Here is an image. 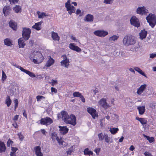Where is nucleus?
Returning a JSON list of instances; mask_svg holds the SVG:
<instances>
[{"mask_svg":"<svg viewBox=\"0 0 156 156\" xmlns=\"http://www.w3.org/2000/svg\"><path fill=\"white\" fill-rule=\"evenodd\" d=\"M14 103L15 104L14 110L16 111V109L18 107V101L17 99H16L14 101Z\"/></svg>","mask_w":156,"mask_h":156,"instance_id":"obj_46","label":"nucleus"},{"mask_svg":"<svg viewBox=\"0 0 156 156\" xmlns=\"http://www.w3.org/2000/svg\"><path fill=\"white\" fill-rule=\"evenodd\" d=\"M10 27L13 30H17V24L16 23L13 22L12 20H11L9 22Z\"/></svg>","mask_w":156,"mask_h":156,"instance_id":"obj_20","label":"nucleus"},{"mask_svg":"<svg viewBox=\"0 0 156 156\" xmlns=\"http://www.w3.org/2000/svg\"><path fill=\"white\" fill-rule=\"evenodd\" d=\"M136 12L137 13L141 15L146 14L148 13L147 10L146 9L145 7L144 6L138 8L137 9Z\"/></svg>","mask_w":156,"mask_h":156,"instance_id":"obj_12","label":"nucleus"},{"mask_svg":"<svg viewBox=\"0 0 156 156\" xmlns=\"http://www.w3.org/2000/svg\"><path fill=\"white\" fill-rule=\"evenodd\" d=\"M4 42L5 45L8 46H11L13 45L12 41L8 38H6L4 39Z\"/></svg>","mask_w":156,"mask_h":156,"instance_id":"obj_25","label":"nucleus"},{"mask_svg":"<svg viewBox=\"0 0 156 156\" xmlns=\"http://www.w3.org/2000/svg\"><path fill=\"white\" fill-rule=\"evenodd\" d=\"M51 138L52 139V141L54 142L55 139H57L58 136L57 134L55 132L52 133L50 136Z\"/></svg>","mask_w":156,"mask_h":156,"instance_id":"obj_38","label":"nucleus"},{"mask_svg":"<svg viewBox=\"0 0 156 156\" xmlns=\"http://www.w3.org/2000/svg\"><path fill=\"white\" fill-rule=\"evenodd\" d=\"M19 138V139L20 141H22L24 138L21 132L17 134Z\"/></svg>","mask_w":156,"mask_h":156,"instance_id":"obj_47","label":"nucleus"},{"mask_svg":"<svg viewBox=\"0 0 156 156\" xmlns=\"http://www.w3.org/2000/svg\"><path fill=\"white\" fill-rule=\"evenodd\" d=\"M51 37L53 40L54 41H59L60 39V37L58 34L54 31L51 32Z\"/></svg>","mask_w":156,"mask_h":156,"instance_id":"obj_24","label":"nucleus"},{"mask_svg":"<svg viewBox=\"0 0 156 156\" xmlns=\"http://www.w3.org/2000/svg\"><path fill=\"white\" fill-rule=\"evenodd\" d=\"M74 145L71 146L68 149V150L66 151L67 154L69 155H71L72 153L74 151Z\"/></svg>","mask_w":156,"mask_h":156,"instance_id":"obj_39","label":"nucleus"},{"mask_svg":"<svg viewBox=\"0 0 156 156\" xmlns=\"http://www.w3.org/2000/svg\"><path fill=\"white\" fill-rule=\"evenodd\" d=\"M131 24L132 25L138 27L140 26V23L138 19L136 16H133L130 20Z\"/></svg>","mask_w":156,"mask_h":156,"instance_id":"obj_11","label":"nucleus"},{"mask_svg":"<svg viewBox=\"0 0 156 156\" xmlns=\"http://www.w3.org/2000/svg\"><path fill=\"white\" fill-rule=\"evenodd\" d=\"M98 136L99 139L100 141H102L104 139V135H103L102 133L98 134Z\"/></svg>","mask_w":156,"mask_h":156,"instance_id":"obj_44","label":"nucleus"},{"mask_svg":"<svg viewBox=\"0 0 156 156\" xmlns=\"http://www.w3.org/2000/svg\"><path fill=\"white\" fill-rule=\"evenodd\" d=\"M135 148L134 147V146L133 145H132L130 146L129 148V149L130 150L132 151Z\"/></svg>","mask_w":156,"mask_h":156,"instance_id":"obj_64","label":"nucleus"},{"mask_svg":"<svg viewBox=\"0 0 156 156\" xmlns=\"http://www.w3.org/2000/svg\"><path fill=\"white\" fill-rule=\"evenodd\" d=\"M19 115H15L14 117L13 118V120L14 121H17L19 118Z\"/></svg>","mask_w":156,"mask_h":156,"instance_id":"obj_56","label":"nucleus"},{"mask_svg":"<svg viewBox=\"0 0 156 156\" xmlns=\"http://www.w3.org/2000/svg\"><path fill=\"white\" fill-rule=\"evenodd\" d=\"M57 81L56 80H55L53 79H52L51 81V85L53 86L54 85V84L57 83Z\"/></svg>","mask_w":156,"mask_h":156,"instance_id":"obj_57","label":"nucleus"},{"mask_svg":"<svg viewBox=\"0 0 156 156\" xmlns=\"http://www.w3.org/2000/svg\"><path fill=\"white\" fill-rule=\"evenodd\" d=\"M69 47L71 49L77 52H80L81 51V49L78 46L75 45L74 43H70L69 44Z\"/></svg>","mask_w":156,"mask_h":156,"instance_id":"obj_14","label":"nucleus"},{"mask_svg":"<svg viewBox=\"0 0 156 156\" xmlns=\"http://www.w3.org/2000/svg\"><path fill=\"white\" fill-rule=\"evenodd\" d=\"M55 62L54 60L50 56V58L48 60L46 64L47 67H50L53 65Z\"/></svg>","mask_w":156,"mask_h":156,"instance_id":"obj_33","label":"nucleus"},{"mask_svg":"<svg viewBox=\"0 0 156 156\" xmlns=\"http://www.w3.org/2000/svg\"><path fill=\"white\" fill-rule=\"evenodd\" d=\"M101 148H96L94 150V151L98 155L100 151Z\"/></svg>","mask_w":156,"mask_h":156,"instance_id":"obj_50","label":"nucleus"},{"mask_svg":"<svg viewBox=\"0 0 156 156\" xmlns=\"http://www.w3.org/2000/svg\"><path fill=\"white\" fill-rule=\"evenodd\" d=\"M65 122L67 124H69L75 126L76 124L75 116L73 115H70V116H69Z\"/></svg>","mask_w":156,"mask_h":156,"instance_id":"obj_4","label":"nucleus"},{"mask_svg":"<svg viewBox=\"0 0 156 156\" xmlns=\"http://www.w3.org/2000/svg\"><path fill=\"white\" fill-rule=\"evenodd\" d=\"M57 141L59 145H63V144L64 142V141L62 140V138L60 139L58 137H57Z\"/></svg>","mask_w":156,"mask_h":156,"instance_id":"obj_48","label":"nucleus"},{"mask_svg":"<svg viewBox=\"0 0 156 156\" xmlns=\"http://www.w3.org/2000/svg\"><path fill=\"white\" fill-rule=\"evenodd\" d=\"M65 6L67 10L68 11L69 14H71L73 13H74L75 12V8L70 4V0H68L66 3Z\"/></svg>","mask_w":156,"mask_h":156,"instance_id":"obj_5","label":"nucleus"},{"mask_svg":"<svg viewBox=\"0 0 156 156\" xmlns=\"http://www.w3.org/2000/svg\"><path fill=\"white\" fill-rule=\"evenodd\" d=\"M81 10H80L79 9H77L76 12V14L77 15H79L80 16H81L82 15L81 14Z\"/></svg>","mask_w":156,"mask_h":156,"instance_id":"obj_52","label":"nucleus"},{"mask_svg":"<svg viewBox=\"0 0 156 156\" xmlns=\"http://www.w3.org/2000/svg\"><path fill=\"white\" fill-rule=\"evenodd\" d=\"M94 34L95 35L100 37H104L108 34L107 31L104 30H98L94 31Z\"/></svg>","mask_w":156,"mask_h":156,"instance_id":"obj_8","label":"nucleus"},{"mask_svg":"<svg viewBox=\"0 0 156 156\" xmlns=\"http://www.w3.org/2000/svg\"><path fill=\"white\" fill-rule=\"evenodd\" d=\"M11 4H15L18 2L19 0H8Z\"/></svg>","mask_w":156,"mask_h":156,"instance_id":"obj_51","label":"nucleus"},{"mask_svg":"<svg viewBox=\"0 0 156 156\" xmlns=\"http://www.w3.org/2000/svg\"><path fill=\"white\" fill-rule=\"evenodd\" d=\"M61 113L62 116V119L65 122V121H66V119H67L69 115L65 111H62L61 112Z\"/></svg>","mask_w":156,"mask_h":156,"instance_id":"obj_27","label":"nucleus"},{"mask_svg":"<svg viewBox=\"0 0 156 156\" xmlns=\"http://www.w3.org/2000/svg\"><path fill=\"white\" fill-rule=\"evenodd\" d=\"M39 58L37 59L38 60V62H39V63L42 62L44 59V57L42 55L41 53H40V55H39Z\"/></svg>","mask_w":156,"mask_h":156,"instance_id":"obj_45","label":"nucleus"},{"mask_svg":"<svg viewBox=\"0 0 156 156\" xmlns=\"http://www.w3.org/2000/svg\"><path fill=\"white\" fill-rule=\"evenodd\" d=\"M71 38L73 40L75 41L76 42H77L78 40L76 39V38L75 37L72 36Z\"/></svg>","mask_w":156,"mask_h":156,"instance_id":"obj_63","label":"nucleus"},{"mask_svg":"<svg viewBox=\"0 0 156 156\" xmlns=\"http://www.w3.org/2000/svg\"><path fill=\"white\" fill-rule=\"evenodd\" d=\"M12 103V100L10 99L9 96L8 95L6 97L5 104L7 106L9 107L11 105Z\"/></svg>","mask_w":156,"mask_h":156,"instance_id":"obj_36","label":"nucleus"},{"mask_svg":"<svg viewBox=\"0 0 156 156\" xmlns=\"http://www.w3.org/2000/svg\"><path fill=\"white\" fill-rule=\"evenodd\" d=\"M73 95L75 97H79L83 102L84 103L85 102V100L84 97L79 92L76 91L73 93Z\"/></svg>","mask_w":156,"mask_h":156,"instance_id":"obj_15","label":"nucleus"},{"mask_svg":"<svg viewBox=\"0 0 156 156\" xmlns=\"http://www.w3.org/2000/svg\"><path fill=\"white\" fill-rule=\"evenodd\" d=\"M93 16L90 14L87 15L84 18V20L86 22H92L94 20Z\"/></svg>","mask_w":156,"mask_h":156,"instance_id":"obj_21","label":"nucleus"},{"mask_svg":"<svg viewBox=\"0 0 156 156\" xmlns=\"http://www.w3.org/2000/svg\"><path fill=\"white\" fill-rule=\"evenodd\" d=\"M146 87L147 85L145 84L141 85L138 89L137 93L138 95H140L146 89Z\"/></svg>","mask_w":156,"mask_h":156,"instance_id":"obj_19","label":"nucleus"},{"mask_svg":"<svg viewBox=\"0 0 156 156\" xmlns=\"http://www.w3.org/2000/svg\"><path fill=\"white\" fill-rule=\"evenodd\" d=\"M41 96L38 95L37 96L36 98L37 101H39L41 99Z\"/></svg>","mask_w":156,"mask_h":156,"instance_id":"obj_61","label":"nucleus"},{"mask_svg":"<svg viewBox=\"0 0 156 156\" xmlns=\"http://www.w3.org/2000/svg\"><path fill=\"white\" fill-rule=\"evenodd\" d=\"M18 43L20 48H23L26 45L24 41L21 38L18 40Z\"/></svg>","mask_w":156,"mask_h":156,"instance_id":"obj_29","label":"nucleus"},{"mask_svg":"<svg viewBox=\"0 0 156 156\" xmlns=\"http://www.w3.org/2000/svg\"><path fill=\"white\" fill-rule=\"evenodd\" d=\"M63 57V60L61 62V64L62 66H64L66 67L67 68L69 65V59L67 58L66 55H64L62 56Z\"/></svg>","mask_w":156,"mask_h":156,"instance_id":"obj_9","label":"nucleus"},{"mask_svg":"<svg viewBox=\"0 0 156 156\" xmlns=\"http://www.w3.org/2000/svg\"><path fill=\"white\" fill-rule=\"evenodd\" d=\"M17 150L18 149L17 148L12 147L11 149L12 151H11V152H12V153H13L15 154V153L16 152Z\"/></svg>","mask_w":156,"mask_h":156,"instance_id":"obj_53","label":"nucleus"},{"mask_svg":"<svg viewBox=\"0 0 156 156\" xmlns=\"http://www.w3.org/2000/svg\"><path fill=\"white\" fill-rule=\"evenodd\" d=\"M31 33V30L30 28H23L22 34L23 38L25 41L28 40L30 37Z\"/></svg>","mask_w":156,"mask_h":156,"instance_id":"obj_3","label":"nucleus"},{"mask_svg":"<svg viewBox=\"0 0 156 156\" xmlns=\"http://www.w3.org/2000/svg\"><path fill=\"white\" fill-rule=\"evenodd\" d=\"M13 126L15 128H18V125L17 122L15 121L12 124Z\"/></svg>","mask_w":156,"mask_h":156,"instance_id":"obj_59","label":"nucleus"},{"mask_svg":"<svg viewBox=\"0 0 156 156\" xmlns=\"http://www.w3.org/2000/svg\"><path fill=\"white\" fill-rule=\"evenodd\" d=\"M119 129L118 128H110V131L111 133L113 134H116L118 132Z\"/></svg>","mask_w":156,"mask_h":156,"instance_id":"obj_42","label":"nucleus"},{"mask_svg":"<svg viewBox=\"0 0 156 156\" xmlns=\"http://www.w3.org/2000/svg\"><path fill=\"white\" fill-rule=\"evenodd\" d=\"M104 139L105 141L108 144L112 143L113 142L112 139L110 137H109L107 134L104 133Z\"/></svg>","mask_w":156,"mask_h":156,"instance_id":"obj_26","label":"nucleus"},{"mask_svg":"<svg viewBox=\"0 0 156 156\" xmlns=\"http://www.w3.org/2000/svg\"><path fill=\"white\" fill-rule=\"evenodd\" d=\"M43 22L41 21L36 23L35 25L32 27V28L37 30H39L41 29V24Z\"/></svg>","mask_w":156,"mask_h":156,"instance_id":"obj_18","label":"nucleus"},{"mask_svg":"<svg viewBox=\"0 0 156 156\" xmlns=\"http://www.w3.org/2000/svg\"><path fill=\"white\" fill-rule=\"evenodd\" d=\"M11 8L9 6H5L3 9V13L5 16L9 15L10 13Z\"/></svg>","mask_w":156,"mask_h":156,"instance_id":"obj_13","label":"nucleus"},{"mask_svg":"<svg viewBox=\"0 0 156 156\" xmlns=\"http://www.w3.org/2000/svg\"><path fill=\"white\" fill-rule=\"evenodd\" d=\"M13 142L11 140L9 139L8 141H7V145L8 146H9Z\"/></svg>","mask_w":156,"mask_h":156,"instance_id":"obj_58","label":"nucleus"},{"mask_svg":"<svg viewBox=\"0 0 156 156\" xmlns=\"http://www.w3.org/2000/svg\"><path fill=\"white\" fill-rule=\"evenodd\" d=\"M84 154L85 155H92L93 154V152L91 151H90L89 149L88 148H86L84 149Z\"/></svg>","mask_w":156,"mask_h":156,"instance_id":"obj_37","label":"nucleus"},{"mask_svg":"<svg viewBox=\"0 0 156 156\" xmlns=\"http://www.w3.org/2000/svg\"><path fill=\"white\" fill-rule=\"evenodd\" d=\"M146 19L151 27L152 28L154 27L156 24V16L154 14H150L146 17Z\"/></svg>","mask_w":156,"mask_h":156,"instance_id":"obj_2","label":"nucleus"},{"mask_svg":"<svg viewBox=\"0 0 156 156\" xmlns=\"http://www.w3.org/2000/svg\"><path fill=\"white\" fill-rule=\"evenodd\" d=\"M15 66L17 68L20 69V70H21V71L25 73L26 74L28 75L30 77L32 78L35 77V76L34 73L28 70L23 69L22 67L18 65L16 66V65Z\"/></svg>","mask_w":156,"mask_h":156,"instance_id":"obj_10","label":"nucleus"},{"mask_svg":"<svg viewBox=\"0 0 156 156\" xmlns=\"http://www.w3.org/2000/svg\"><path fill=\"white\" fill-rule=\"evenodd\" d=\"M119 37L116 35H113L112 36L110 37L109 38V41H115V40L118 39Z\"/></svg>","mask_w":156,"mask_h":156,"instance_id":"obj_41","label":"nucleus"},{"mask_svg":"<svg viewBox=\"0 0 156 156\" xmlns=\"http://www.w3.org/2000/svg\"><path fill=\"white\" fill-rule=\"evenodd\" d=\"M7 76L3 71H2V83H4L5 80H6Z\"/></svg>","mask_w":156,"mask_h":156,"instance_id":"obj_43","label":"nucleus"},{"mask_svg":"<svg viewBox=\"0 0 156 156\" xmlns=\"http://www.w3.org/2000/svg\"><path fill=\"white\" fill-rule=\"evenodd\" d=\"M53 122V120L48 117H46L44 118H41L40 120V123L42 125H49L52 123Z\"/></svg>","mask_w":156,"mask_h":156,"instance_id":"obj_6","label":"nucleus"},{"mask_svg":"<svg viewBox=\"0 0 156 156\" xmlns=\"http://www.w3.org/2000/svg\"><path fill=\"white\" fill-rule=\"evenodd\" d=\"M139 111V113L140 115H143L145 112V109L144 106H139L137 108Z\"/></svg>","mask_w":156,"mask_h":156,"instance_id":"obj_34","label":"nucleus"},{"mask_svg":"<svg viewBox=\"0 0 156 156\" xmlns=\"http://www.w3.org/2000/svg\"><path fill=\"white\" fill-rule=\"evenodd\" d=\"M113 2V0H104V2L106 4H111Z\"/></svg>","mask_w":156,"mask_h":156,"instance_id":"obj_49","label":"nucleus"},{"mask_svg":"<svg viewBox=\"0 0 156 156\" xmlns=\"http://www.w3.org/2000/svg\"><path fill=\"white\" fill-rule=\"evenodd\" d=\"M35 153L37 156H43V154L41 152V149L40 146H36L34 148Z\"/></svg>","mask_w":156,"mask_h":156,"instance_id":"obj_22","label":"nucleus"},{"mask_svg":"<svg viewBox=\"0 0 156 156\" xmlns=\"http://www.w3.org/2000/svg\"><path fill=\"white\" fill-rule=\"evenodd\" d=\"M37 13L38 15V17L39 18H43L44 17L47 16H48V14H47L43 12H41L39 11H37Z\"/></svg>","mask_w":156,"mask_h":156,"instance_id":"obj_35","label":"nucleus"},{"mask_svg":"<svg viewBox=\"0 0 156 156\" xmlns=\"http://www.w3.org/2000/svg\"><path fill=\"white\" fill-rule=\"evenodd\" d=\"M134 69L136 71L138 72L140 74L142 75L145 76L144 73L138 67H136L134 68Z\"/></svg>","mask_w":156,"mask_h":156,"instance_id":"obj_40","label":"nucleus"},{"mask_svg":"<svg viewBox=\"0 0 156 156\" xmlns=\"http://www.w3.org/2000/svg\"><path fill=\"white\" fill-rule=\"evenodd\" d=\"M100 105H101L104 108H107L109 107L107 102L106 99L105 98H102L98 102Z\"/></svg>","mask_w":156,"mask_h":156,"instance_id":"obj_16","label":"nucleus"},{"mask_svg":"<svg viewBox=\"0 0 156 156\" xmlns=\"http://www.w3.org/2000/svg\"><path fill=\"white\" fill-rule=\"evenodd\" d=\"M59 127L60 133L63 135L66 134L69 131V129L66 126H59Z\"/></svg>","mask_w":156,"mask_h":156,"instance_id":"obj_17","label":"nucleus"},{"mask_svg":"<svg viewBox=\"0 0 156 156\" xmlns=\"http://www.w3.org/2000/svg\"><path fill=\"white\" fill-rule=\"evenodd\" d=\"M6 149V147L4 143L0 141V153L5 152Z\"/></svg>","mask_w":156,"mask_h":156,"instance_id":"obj_30","label":"nucleus"},{"mask_svg":"<svg viewBox=\"0 0 156 156\" xmlns=\"http://www.w3.org/2000/svg\"><path fill=\"white\" fill-rule=\"evenodd\" d=\"M143 136L150 143L154 142L155 141L154 138L153 137H150L149 136H147L145 134L143 135Z\"/></svg>","mask_w":156,"mask_h":156,"instance_id":"obj_31","label":"nucleus"},{"mask_svg":"<svg viewBox=\"0 0 156 156\" xmlns=\"http://www.w3.org/2000/svg\"><path fill=\"white\" fill-rule=\"evenodd\" d=\"M123 43L125 45L129 46L134 44L136 43V41L132 35H127L124 37Z\"/></svg>","mask_w":156,"mask_h":156,"instance_id":"obj_1","label":"nucleus"},{"mask_svg":"<svg viewBox=\"0 0 156 156\" xmlns=\"http://www.w3.org/2000/svg\"><path fill=\"white\" fill-rule=\"evenodd\" d=\"M87 111L94 119L96 117L98 116V115L97 112L96 110L93 108L90 107H88L87 108Z\"/></svg>","mask_w":156,"mask_h":156,"instance_id":"obj_7","label":"nucleus"},{"mask_svg":"<svg viewBox=\"0 0 156 156\" xmlns=\"http://www.w3.org/2000/svg\"><path fill=\"white\" fill-rule=\"evenodd\" d=\"M33 62H34V63H36V64H38L39 63V62H38V60L37 59H33Z\"/></svg>","mask_w":156,"mask_h":156,"instance_id":"obj_62","label":"nucleus"},{"mask_svg":"<svg viewBox=\"0 0 156 156\" xmlns=\"http://www.w3.org/2000/svg\"><path fill=\"white\" fill-rule=\"evenodd\" d=\"M13 10L16 13H18L21 11V7L18 5H16L13 8Z\"/></svg>","mask_w":156,"mask_h":156,"instance_id":"obj_32","label":"nucleus"},{"mask_svg":"<svg viewBox=\"0 0 156 156\" xmlns=\"http://www.w3.org/2000/svg\"><path fill=\"white\" fill-rule=\"evenodd\" d=\"M136 119L139 121L143 125L146 124L147 123V121L144 118H140L138 117H136Z\"/></svg>","mask_w":156,"mask_h":156,"instance_id":"obj_28","label":"nucleus"},{"mask_svg":"<svg viewBox=\"0 0 156 156\" xmlns=\"http://www.w3.org/2000/svg\"><path fill=\"white\" fill-rule=\"evenodd\" d=\"M144 154L145 156H153L151 153L147 151H145Z\"/></svg>","mask_w":156,"mask_h":156,"instance_id":"obj_55","label":"nucleus"},{"mask_svg":"<svg viewBox=\"0 0 156 156\" xmlns=\"http://www.w3.org/2000/svg\"><path fill=\"white\" fill-rule=\"evenodd\" d=\"M156 56V54H151L150 55V57L152 58H154Z\"/></svg>","mask_w":156,"mask_h":156,"instance_id":"obj_60","label":"nucleus"},{"mask_svg":"<svg viewBox=\"0 0 156 156\" xmlns=\"http://www.w3.org/2000/svg\"><path fill=\"white\" fill-rule=\"evenodd\" d=\"M147 34V32L144 29L141 30L139 34L140 39L143 40L145 38Z\"/></svg>","mask_w":156,"mask_h":156,"instance_id":"obj_23","label":"nucleus"},{"mask_svg":"<svg viewBox=\"0 0 156 156\" xmlns=\"http://www.w3.org/2000/svg\"><path fill=\"white\" fill-rule=\"evenodd\" d=\"M51 91L52 93H56L57 92V90L55 88L51 87Z\"/></svg>","mask_w":156,"mask_h":156,"instance_id":"obj_54","label":"nucleus"}]
</instances>
